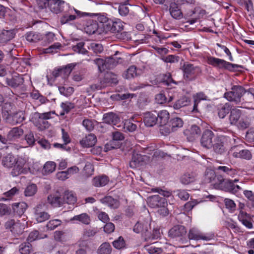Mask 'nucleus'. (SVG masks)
<instances>
[{
  "mask_svg": "<svg viewBox=\"0 0 254 254\" xmlns=\"http://www.w3.org/2000/svg\"><path fill=\"white\" fill-rule=\"evenodd\" d=\"M27 159L25 157L18 156L17 158L11 154H8L2 158L1 164L5 168H12L11 175L13 177L26 172L25 167Z\"/></svg>",
  "mask_w": 254,
  "mask_h": 254,
  "instance_id": "obj_1",
  "label": "nucleus"
},
{
  "mask_svg": "<svg viewBox=\"0 0 254 254\" xmlns=\"http://www.w3.org/2000/svg\"><path fill=\"white\" fill-rule=\"evenodd\" d=\"M55 114V112H48L43 113L35 112L31 115L30 121L40 130H43L47 128L50 126V124L47 120L52 118V115Z\"/></svg>",
  "mask_w": 254,
  "mask_h": 254,
  "instance_id": "obj_2",
  "label": "nucleus"
},
{
  "mask_svg": "<svg viewBox=\"0 0 254 254\" xmlns=\"http://www.w3.org/2000/svg\"><path fill=\"white\" fill-rule=\"evenodd\" d=\"M64 12V14L61 18V22L62 24L72 21L77 17H84L89 14L88 13L81 12L69 5V7H67Z\"/></svg>",
  "mask_w": 254,
  "mask_h": 254,
  "instance_id": "obj_3",
  "label": "nucleus"
},
{
  "mask_svg": "<svg viewBox=\"0 0 254 254\" xmlns=\"http://www.w3.org/2000/svg\"><path fill=\"white\" fill-rule=\"evenodd\" d=\"M245 93L246 90L244 87L239 85H234L232 86L230 91L224 94V97L230 102L237 103L241 101V98Z\"/></svg>",
  "mask_w": 254,
  "mask_h": 254,
  "instance_id": "obj_4",
  "label": "nucleus"
},
{
  "mask_svg": "<svg viewBox=\"0 0 254 254\" xmlns=\"http://www.w3.org/2000/svg\"><path fill=\"white\" fill-rule=\"evenodd\" d=\"M231 139L227 136L220 135L215 137L212 144L214 151L218 154H222L226 151V146L228 141Z\"/></svg>",
  "mask_w": 254,
  "mask_h": 254,
  "instance_id": "obj_5",
  "label": "nucleus"
},
{
  "mask_svg": "<svg viewBox=\"0 0 254 254\" xmlns=\"http://www.w3.org/2000/svg\"><path fill=\"white\" fill-rule=\"evenodd\" d=\"M150 222L149 220L138 221L134 226L133 231L136 233H141L145 237V239H150L151 233Z\"/></svg>",
  "mask_w": 254,
  "mask_h": 254,
  "instance_id": "obj_6",
  "label": "nucleus"
},
{
  "mask_svg": "<svg viewBox=\"0 0 254 254\" xmlns=\"http://www.w3.org/2000/svg\"><path fill=\"white\" fill-rule=\"evenodd\" d=\"M207 63L214 67L220 68H224L229 70H231L232 69L238 66L236 64H231L224 60L216 58L212 56L207 57Z\"/></svg>",
  "mask_w": 254,
  "mask_h": 254,
  "instance_id": "obj_7",
  "label": "nucleus"
},
{
  "mask_svg": "<svg viewBox=\"0 0 254 254\" xmlns=\"http://www.w3.org/2000/svg\"><path fill=\"white\" fill-rule=\"evenodd\" d=\"M184 78L187 80H191L193 77L200 72L199 67L188 62L185 63L182 66Z\"/></svg>",
  "mask_w": 254,
  "mask_h": 254,
  "instance_id": "obj_8",
  "label": "nucleus"
},
{
  "mask_svg": "<svg viewBox=\"0 0 254 254\" xmlns=\"http://www.w3.org/2000/svg\"><path fill=\"white\" fill-rule=\"evenodd\" d=\"M214 187L217 189L232 192L234 184L232 180L224 179L222 176H218L217 181L214 184Z\"/></svg>",
  "mask_w": 254,
  "mask_h": 254,
  "instance_id": "obj_9",
  "label": "nucleus"
},
{
  "mask_svg": "<svg viewBox=\"0 0 254 254\" xmlns=\"http://www.w3.org/2000/svg\"><path fill=\"white\" fill-rule=\"evenodd\" d=\"M69 4L63 0H50L49 8L53 13H59L64 12L67 7H69Z\"/></svg>",
  "mask_w": 254,
  "mask_h": 254,
  "instance_id": "obj_10",
  "label": "nucleus"
},
{
  "mask_svg": "<svg viewBox=\"0 0 254 254\" xmlns=\"http://www.w3.org/2000/svg\"><path fill=\"white\" fill-rule=\"evenodd\" d=\"M150 157L145 155L137 153H133L131 160L129 162V166L132 168L138 167L149 161Z\"/></svg>",
  "mask_w": 254,
  "mask_h": 254,
  "instance_id": "obj_11",
  "label": "nucleus"
},
{
  "mask_svg": "<svg viewBox=\"0 0 254 254\" xmlns=\"http://www.w3.org/2000/svg\"><path fill=\"white\" fill-rule=\"evenodd\" d=\"M45 204L41 203L34 208V217L38 222H43L50 218V215L44 210Z\"/></svg>",
  "mask_w": 254,
  "mask_h": 254,
  "instance_id": "obj_12",
  "label": "nucleus"
},
{
  "mask_svg": "<svg viewBox=\"0 0 254 254\" xmlns=\"http://www.w3.org/2000/svg\"><path fill=\"white\" fill-rule=\"evenodd\" d=\"M213 237V235H205L201 233L198 229L194 227L191 228L188 233V238L190 240H203L208 241L212 239Z\"/></svg>",
  "mask_w": 254,
  "mask_h": 254,
  "instance_id": "obj_13",
  "label": "nucleus"
},
{
  "mask_svg": "<svg viewBox=\"0 0 254 254\" xmlns=\"http://www.w3.org/2000/svg\"><path fill=\"white\" fill-rule=\"evenodd\" d=\"M214 133L209 129L205 130L202 134L200 143L201 145L207 149H210L212 146V138L214 137Z\"/></svg>",
  "mask_w": 254,
  "mask_h": 254,
  "instance_id": "obj_14",
  "label": "nucleus"
},
{
  "mask_svg": "<svg viewBox=\"0 0 254 254\" xmlns=\"http://www.w3.org/2000/svg\"><path fill=\"white\" fill-rule=\"evenodd\" d=\"M147 203L150 207L154 208H158L162 205H168L166 198L161 197L159 195L149 196L147 198Z\"/></svg>",
  "mask_w": 254,
  "mask_h": 254,
  "instance_id": "obj_15",
  "label": "nucleus"
},
{
  "mask_svg": "<svg viewBox=\"0 0 254 254\" xmlns=\"http://www.w3.org/2000/svg\"><path fill=\"white\" fill-rule=\"evenodd\" d=\"M25 120V113L21 110L13 112L7 117L6 122L12 125L21 123Z\"/></svg>",
  "mask_w": 254,
  "mask_h": 254,
  "instance_id": "obj_16",
  "label": "nucleus"
},
{
  "mask_svg": "<svg viewBox=\"0 0 254 254\" xmlns=\"http://www.w3.org/2000/svg\"><path fill=\"white\" fill-rule=\"evenodd\" d=\"M187 230L182 225H176L172 227L168 232V235L172 238H182L186 235Z\"/></svg>",
  "mask_w": 254,
  "mask_h": 254,
  "instance_id": "obj_17",
  "label": "nucleus"
},
{
  "mask_svg": "<svg viewBox=\"0 0 254 254\" xmlns=\"http://www.w3.org/2000/svg\"><path fill=\"white\" fill-rule=\"evenodd\" d=\"M237 148V147L235 146L232 147L231 149L232 155L234 157L246 160H250L252 158V154L249 150H238Z\"/></svg>",
  "mask_w": 254,
  "mask_h": 254,
  "instance_id": "obj_18",
  "label": "nucleus"
},
{
  "mask_svg": "<svg viewBox=\"0 0 254 254\" xmlns=\"http://www.w3.org/2000/svg\"><path fill=\"white\" fill-rule=\"evenodd\" d=\"M24 78L22 75L15 74L11 78H6V84L11 88H16L23 84Z\"/></svg>",
  "mask_w": 254,
  "mask_h": 254,
  "instance_id": "obj_19",
  "label": "nucleus"
},
{
  "mask_svg": "<svg viewBox=\"0 0 254 254\" xmlns=\"http://www.w3.org/2000/svg\"><path fill=\"white\" fill-rule=\"evenodd\" d=\"M118 82V79L116 74L112 72H107L104 74V77L101 81V84L103 87L108 85H115Z\"/></svg>",
  "mask_w": 254,
  "mask_h": 254,
  "instance_id": "obj_20",
  "label": "nucleus"
},
{
  "mask_svg": "<svg viewBox=\"0 0 254 254\" xmlns=\"http://www.w3.org/2000/svg\"><path fill=\"white\" fill-rule=\"evenodd\" d=\"M157 113L156 111L147 112L144 114L143 121L147 127H153L158 122L157 118Z\"/></svg>",
  "mask_w": 254,
  "mask_h": 254,
  "instance_id": "obj_21",
  "label": "nucleus"
},
{
  "mask_svg": "<svg viewBox=\"0 0 254 254\" xmlns=\"http://www.w3.org/2000/svg\"><path fill=\"white\" fill-rule=\"evenodd\" d=\"M15 35V31L13 29H3L0 32V44H6L12 39L14 37Z\"/></svg>",
  "mask_w": 254,
  "mask_h": 254,
  "instance_id": "obj_22",
  "label": "nucleus"
},
{
  "mask_svg": "<svg viewBox=\"0 0 254 254\" xmlns=\"http://www.w3.org/2000/svg\"><path fill=\"white\" fill-rule=\"evenodd\" d=\"M24 131L21 127H13L7 135V139L9 141H15L23 134Z\"/></svg>",
  "mask_w": 254,
  "mask_h": 254,
  "instance_id": "obj_23",
  "label": "nucleus"
},
{
  "mask_svg": "<svg viewBox=\"0 0 254 254\" xmlns=\"http://www.w3.org/2000/svg\"><path fill=\"white\" fill-rule=\"evenodd\" d=\"M103 121L106 124L116 126L120 122V118L116 114L110 112L104 115Z\"/></svg>",
  "mask_w": 254,
  "mask_h": 254,
  "instance_id": "obj_24",
  "label": "nucleus"
},
{
  "mask_svg": "<svg viewBox=\"0 0 254 254\" xmlns=\"http://www.w3.org/2000/svg\"><path fill=\"white\" fill-rule=\"evenodd\" d=\"M201 129L199 127L196 125H192L190 129L186 131L188 139L190 141H193L196 138H197L201 134Z\"/></svg>",
  "mask_w": 254,
  "mask_h": 254,
  "instance_id": "obj_25",
  "label": "nucleus"
},
{
  "mask_svg": "<svg viewBox=\"0 0 254 254\" xmlns=\"http://www.w3.org/2000/svg\"><path fill=\"white\" fill-rule=\"evenodd\" d=\"M48 202L55 207H59L63 205L64 201L58 194H52L48 196Z\"/></svg>",
  "mask_w": 254,
  "mask_h": 254,
  "instance_id": "obj_26",
  "label": "nucleus"
},
{
  "mask_svg": "<svg viewBox=\"0 0 254 254\" xmlns=\"http://www.w3.org/2000/svg\"><path fill=\"white\" fill-rule=\"evenodd\" d=\"M238 219L242 223L249 229L253 228V224L251 222L252 219L249 214L246 212L241 211L238 215Z\"/></svg>",
  "mask_w": 254,
  "mask_h": 254,
  "instance_id": "obj_27",
  "label": "nucleus"
},
{
  "mask_svg": "<svg viewBox=\"0 0 254 254\" xmlns=\"http://www.w3.org/2000/svg\"><path fill=\"white\" fill-rule=\"evenodd\" d=\"M230 109L231 106L229 103L218 104L217 106L218 116L220 118L224 119L229 113Z\"/></svg>",
  "mask_w": 254,
  "mask_h": 254,
  "instance_id": "obj_28",
  "label": "nucleus"
},
{
  "mask_svg": "<svg viewBox=\"0 0 254 254\" xmlns=\"http://www.w3.org/2000/svg\"><path fill=\"white\" fill-rule=\"evenodd\" d=\"M107 26L111 32L115 33L120 32L124 29L123 22L119 19L109 22Z\"/></svg>",
  "mask_w": 254,
  "mask_h": 254,
  "instance_id": "obj_29",
  "label": "nucleus"
},
{
  "mask_svg": "<svg viewBox=\"0 0 254 254\" xmlns=\"http://www.w3.org/2000/svg\"><path fill=\"white\" fill-rule=\"evenodd\" d=\"M96 142V137L93 134H89L80 140L81 145L84 147H91L94 146Z\"/></svg>",
  "mask_w": 254,
  "mask_h": 254,
  "instance_id": "obj_30",
  "label": "nucleus"
},
{
  "mask_svg": "<svg viewBox=\"0 0 254 254\" xmlns=\"http://www.w3.org/2000/svg\"><path fill=\"white\" fill-rule=\"evenodd\" d=\"M100 201L101 203L107 205L111 208L116 209L120 205L119 201L110 196L104 197L100 199Z\"/></svg>",
  "mask_w": 254,
  "mask_h": 254,
  "instance_id": "obj_31",
  "label": "nucleus"
},
{
  "mask_svg": "<svg viewBox=\"0 0 254 254\" xmlns=\"http://www.w3.org/2000/svg\"><path fill=\"white\" fill-rule=\"evenodd\" d=\"M109 181V178L107 176H98L93 179L92 184L95 187H101L106 185Z\"/></svg>",
  "mask_w": 254,
  "mask_h": 254,
  "instance_id": "obj_32",
  "label": "nucleus"
},
{
  "mask_svg": "<svg viewBox=\"0 0 254 254\" xmlns=\"http://www.w3.org/2000/svg\"><path fill=\"white\" fill-rule=\"evenodd\" d=\"M70 221H77L82 224L87 225L90 223L91 219L89 215L87 213H83L79 215H75L70 219Z\"/></svg>",
  "mask_w": 254,
  "mask_h": 254,
  "instance_id": "obj_33",
  "label": "nucleus"
},
{
  "mask_svg": "<svg viewBox=\"0 0 254 254\" xmlns=\"http://www.w3.org/2000/svg\"><path fill=\"white\" fill-rule=\"evenodd\" d=\"M14 105L10 102H6L4 104L2 107V113L5 120L7 119V117L14 112Z\"/></svg>",
  "mask_w": 254,
  "mask_h": 254,
  "instance_id": "obj_34",
  "label": "nucleus"
},
{
  "mask_svg": "<svg viewBox=\"0 0 254 254\" xmlns=\"http://www.w3.org/2000/svg\"><path fill=\"white\" fill-rule=\"evenodd\" d=\"M170 13L175 19H181L183 17L182 13L175 3H171L169 8Z\"/></svg>",
  "mask_w": 254,
  "mask_h": 254,
  "instance_id": "obj_35",
  "label": "nucleus"
},
{
  "mask_svg": "<svg viewBox=\"0 0 254 254\" xmlns=\"http://www.w3.org/2000/svg\"><path fill=\"white\" fill-rule=\"evenodd\" d=\"M241 111L238 109H233L230 111L229 115V121L231 125H235L237 123L241 116Z\"/></svg>",
  "mask_w": 254,
  "mask_h": 254,
  "instance_id": "obj_36",
  "label": "nucleus"
},
{
  "mask_svg": "<svg viewBox=\"0 0 254 254\" xmlns=\"http://www.w3.org/2000/svg\"><path fill=\"white\" fill-rule=\"evenodd\" d=\"M113 140L107 143L105 145V148L109 149H111L116 148V147L113 145L114 141L122 140L124 139V135L122 133L119 131H115L112 133Z\"/></svg>",
  "mask_w": 254,
  "mask_h": 254,
  "instance_id": "obj_37",
  "label": "nucleus"
},
{
  "mask_svg": "<svg viewBox=\"0 0 254 254\" xmlns=\"http://www.w3.org/2000/svg\"><path fill=\"white\" fill-rule=\"evenodd\" d=\"M12 207L14 212L20 215L24 213L27 207V205L24 202L14 203L12 204Z\"/></svg>",
  "mask_w": 254,
  "mask_h": 254,
  "instance_id": "obj_38",
  "label": "nucleus"
},
{
  "mask_svg": "<svg viewBox=\"0 0 254 254\" xmlns=\"http://www.w3.org/2000/svg\"><path fill=\"white\" fill-rule=\"evenodd\" d=\"M157 118L160 126H163L168 122L169 119V114L166 110L160 111L159 113H157Z\"/></svg>",
  "mask_w": 254,
  "mask_h": 254,
  "instance_id": "obj_39",
  "label": "nucleus"
},
{
  "mask_svg": "<svg viewBox=\"0 0 254 254\" xmlns=\"http://www.w3.org/2000/svg\"><path fill=\"white\" fill-rule=\"evenodd\" d=\"M217 170L219 171H221L223 172V174L221 175L223 178L227 177L228 176L234 177L235 175L237 174V172L236 170L232 169L231 167H228L227 166H219L217 168Z\"/></svg>",
  "mask_w": 254,
  "mask_h": 254,
  "instance_id": "obj_40",
  "label": "nucleus"
},
{
  "mask_svg": "<svg viewBox=\"0 0 254 254\" xmlns=\"http://www.w3.org/2000/svg\"><path fill=\"white\" fill-rule=\"evenodd\" d=\"M63 199L64 203L65 202L68 204H73L76 201V197L72 192L66 191L64 192Z\"/></svg>",
  "mask_w": 254,
  "mask_h": 254,
  "instance_id": "obj_41",
  "label": "nucleus"
},
{
  "mask_svg": "<svg viewBox=\"0 0 254 254\" xmlns=\"http://www.w3.org/2000/svg\"><path fill=\"white\" fill-rule=\"evenodd\" d=\"M26 39L30 42H37L42 39V36L39 33L31 31L26 33Z\"/></svg>",
  "mask_w": 254,
  "mask_h": 254,
  "instance_id": "obj_42",
  "label": "nucleus"
},
{
  "mask_svg": "<svg viewBox=\"0 0 254 254\" xmlns=\"http://www.w3.org/2000/svg\"><path fill=\"white\" fill-rule=\"evenodd\" d=\"M98 29V25L97 22L93 20L89 21L85 27L86 32L90 35L95 33Z\"/></svg>",
  "mask_w": 254,
  "mask_h": 254,
  "instance_id": "obj_43",
  "label": "nucleus"
},
{
  "mask_svg": "<svg viewBox=\"0 0 254 254\" xmlns=\"http://www.w3.org/2000/svg\"><path fill=\"white\" fill-rule=\"evenodd\" d=\"M183 121L180 118H174L171 120L170 127H172L173 131H176L183 126Z\"/></svg>",
  "mask_w": 254,
  "mask_h": 254,
  "instance_id": "obj_44",
  "label": "nucleus"
},
{
  "mask_svg": "<svg viewBox=\"0 0 254 254\" xmlns=\"http://www.w3.org/2000/svg\"><path fill=\"white\" fill-rule=\"evenodd\" d=\"M19 192V190L17 187H13L8 191H7L3 193V197L2 199L4 200H10L14 196L17 195Z\"/></svg>",
  "mask_w": 254,
  "mask_h": 254,
  "instance_id": "obj_45",
  "label": "nucleus"
},
{
  "mask_svg": "<svg viewBox=\"0 0 254 254\" xmlns=\"http://www.w3.org/2000/svg\"><path fill=\"white\" fill-rule=\"evenodd\" d=\"M56 168V164L53 161L47 162L43 166V172L44 174H48L53 172Z\"/></svg>",
  "mask_w": 254,
  "mask_h": 254,
  "instance_id": "obj_46",
  "label": "nucleus"
},
{
  "mask_svg": "<svg viewBox=\"0 0 254 254\" xmlns=\"http://www.w3.org/2000/svg\"><path fill=\"white\" fill-rule=\"evenodd\" d=\"M75 65V64L71 63L67 64L64 67L60 68V71L62 75V77L63 78H66L67 77Z\"/></svg>",
  "mask_w": 254,
  "mask_h": 254,
  "instance_id": "obj_47",
  "label": "nucleus"
},
{
  "mask_svg": "<svg viewBox=\"0 0 254 254\" xmlns=\"http://www.w3.org/2000/svg\"><path fill=\"white\" fill-rule=\"evenodd\" d=\"M19 251L21 254H30L32 251V245L29 242H24L20 245Z\"/></svg>",
  "mask_w": 254,
  "mask_h": 254,
  "instance_id": "obj_48",
  "label": "nucleus"
},
{
  "mask_svg": "<svg viewBox=\"0 0 254 254\" xmlns=\"http://www.w3.org/2000/svg\"><path fill=\"white\" fill-rule=\"evenodd\" d=\"M112 251L111 245L108 243H103L98 250V254H110Z\"/></svg>",
  "mask_w": 254,
  "mask_h": 254,
  "instance_id": "obj_49",
  "label": "nucleus"
},
{
  "mask_svg": "<svg viewBox=\"0 0 254 254\" xmlns=\"http://www.w3.org/2000/svg\"><path fill=\"white\" fill-rule=\"evenodd\" d=\"M89 14L87 16H90L93 17L94 19L93 20L94 21L99 22L101 23H104L107 22L108 21V18L105 15L101 14L100 13H89Z\"/></svg>",
  "mask_w": 254,
  "mask_h": 254,
  "instance_id": "obj_50",
  "label": "nucleus"
},
{
  "mask_svg": "<svg viewBox=\"0 0 254 254\" xmlns=\"http://www.w3.org/2000/svg\"><path fill=\"white\" fill-rule=\"evenodd\" d=\"M189 102L190 101L187 97H183L177 100L173 107L175 109H179L183 107L188 105Z\"/></svg>",
  "mask_w": 254,
  "mask_h": 254,
  "instance_id": "obj_51",
  "label": "nucleus"
},
{
  "mask_svg": "<svg viewBox=\"0 0 254 254\" xmlns=\"http://www.w3.org/2000/svg\"><path fill=\"white\" fill-rule=\"evenodd\" d=\"M58 89L60 94L66 97L70 96L74 92V89L72 87L59 86Z\"/></svg>",
  "mask_w": 254,
  "mask_h": 254,
  "instance_id": "obj_52",
  "label": "nucleus"
},
{
  "mask_svg": "<svg viewBox=\"0 0 254 254\" xmlns=\"http://www.w3.org/2000/svg\"><path fill=\"white\" fill-rule=\"evenodd\" d=\"M113 245L115 248L121 250L126 248V245L124 238L120 236L118 239L113 242Z\"/></svg>",
  "mask_w": 254,
  "mask_h": 254,
  "instance_id": "obj_53",
  "label": "nucleus"
},
{
  "mask_svg": "<svg viewBox=\"0 0 254 254\" xmlns=\"http://www.w3.org/2000/svg\"><path fill=\"white\" fill-rule=\"evenodd\" d=\"M37 190V188L36 185H30L28 186L25 190V195L26 196H32L36 193Z\"/></svg>",
  "mask_w": 254,
  "mask_h": 254,
  "instance_id": "obj_54",
  "label": "nucleus"
},
{
  "mask_svg": "<svg viewBox=\"0 0 254 254\" xmlns=\"http://www.w3.org/2000/svg\"><path fill=\"white\" fill-rule=\"evenodd\" d=\"M62 224V221L60 219H53L50 220L46 225L47 229L49 230H53L57 227L60 226Z\"/></svg>",
  "mask_w": 254,
  "mask_h": 254,
  "instance_id": "obj_55",
  "label": "nucleus"
},
{
  "mask_svg": "<svg viewBox=\"0 0 254 254\" xmlns=\"http://www.w3.org/2000/svg\"><path fill=\"white\" fill-rule=\"evenodd\" d=\"M216 177L215 172L211 169H206L205 172L204 181L206 183H210Z\"/></svg>",
  "mask_w": 254,
  "mask_h": 254,
  "instance_id": "obj_56",
  "label": "nucleus"
},
{
  "mask_svg": "<svg viewBox=\"0 0 254 254\" xmlns=\"http://www.w3.org/2000/svg\"><path fill=\"white\" fill-rule=\"evenodd\" d=\"M137 75L136 68L134 65L130 66L126 71L124 76L127 79L133 78Z\"/></svg>",
  "mask_w": 254,
  "mask_h": 254,
  "instance_id": "obj_57",
  "label": "nucleus"
},
{
  "mask_svg": "<svg viewBox=\"0 0 254 254\" xmlns=\"http://www.w3.org/2000/svg\"><path fill=\"white\" fill-rule=\"evenodd\" d=\"M195 180V177L193 174H184L181 179V182L185 185H188L193 182Z\"/></svg>",
  "mask_w": 254,
  "mask_h": 254,
  "instance_id": "obj_58",
  "label": "nucleus"
},
{
  "mask_svg": "<svg viewBox=\"0 0 254 254\" xmlns=\"http://www.w3.org/2000/svg\"><path fill=\"white\" fill-rule=\"evenodd\" d=\"M145 249L150 254H160L163 252L161 248H158L154 245L146 246Z\"/></svg>",
  "mask_w": 254,
  "mask_h": 254,
  "instance_id": "obj_59",
  "label": "nucleus"
},
{
  "mask_svg": "<svg viewBox=\"0 0 254 254\" xmlns=\"http://www.w3.org/2000/svg\"><path fill=\"white\" fill-rule=\"evenodd\" d=\"M61 107L62 108L63 110L66 113V114L68 113L72 109H74L75 107V105L74 103L66 101L64 102H62L61 104Z\"/></svg>",
  "mask_w": 254,
  "mask_h": 254,
  "instance_id": "obj_60",
  "label": "nucleus"
},
{
  "mask_svg": "<svg viewBox=\"0 0 254 254\" xmlns=\"http://www.w3.org/2000/svg\"><path fill=\"white\" fill-rule=\"evenodd\" d=\"M84 43L81 42L77 43L76 45L72 46V50L78 53L84 54L87 52L86 50L84 48Z\"/></svg>",
  "mask_w": 254,
  "mask_h": 254,
  "instance_id": "obj_61",
  "label": "nucleus"
},
{
  "mask_svg": "<svg viewBox=\"0 0 254 254\" xmlns=\"http://www.w3.org/2000/svg\"><path fill=\"white\" fill-rule=\"evenodd\" d=\"M165 63H176L179 61V56L170 55L166 57H163L161 59Z\"/></svg>",
  "mask_w": 254,
  "mask_h": 254,
  "instance_id": "obj_62",
  "label": "nucleus"
},
{
  "mask_svg": "<svg viewBox=\"0 0 254 254\" xmlns=\"http://www.w3.org/2000/svg\"><path fill=\"white\" fill-rule=\"evenodd\" d=\"M83 171L86 176L88 177L91 176L94 171L93 165L90 162H86L84 167Z\"/></svg>",
  "mask_w": 254,
  "mask_h": 254,
  "instance_id": "obj_63",
  "label": "nucleus"
},
{
  "mask_svg": "<svg viewBox=\"0 0 254 254\" xmlns=\"http://www.w3.org/2000/svg\"><path fill=\"white\" fill-rule=\"evenodd\" d=\"M137 126L136 124H133L132 122H130L129 121H127L125 122L124 124V128L126 130H127L129 132H133L136 129Z\"/></svg>",
  "mask_w": 254,
  "mask_h": 254,
  "instance_id": "obj_64",
  "label": "nucleus"
}]
</instances>
